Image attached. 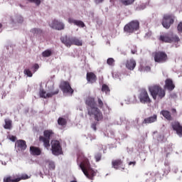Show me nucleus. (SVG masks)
<instances>
[{
  "label": "nucleus",
  "instance_id": "34",
  "mask_svg": "<svg viewBox=\"0 0 182 182\" xmlns=\"http://www.w3.org/2000/svg\"><path fill=\"white\" fill-rule=\"evenodd\" d=\"M102 92H105V93H106V95H107V93H110V88H109V86H107V85L104 84L102 85V89H101Z\"/></svg>",
  "mask_w": 182,
  "mask_h": 182
},
{
  "label": "nucleus",
  "instance_id": "38",
  "mask_svg": "<svg viewBox=\"0 0 182 182\" xmlns=\"http://www.w3.org/2000/svg\"><path fill=\"white\" fill-rule=\"evenodd\" d=\"M24 75H27L28 77H32L33 76V74L32 73V71L29 69H25L23 71Z\"/></svg>",
  "mask_w": 182,
  "mask_h": 182
},
{
  "label": "nucleus",
  "instance_id": "32",
  "mask_svg": "<svg viewBox=\"0 0 182 182\" xmlns=\"http://www.w3.org/2000/svg\"><path fill=\"white\" fill-rule=\"evenodd\" d=\"M136 0H120V2L122 5H124L125 6H127L129 5H132L133 2H134Z\"/></svg>",
  "mask_w": 182,
  "mask_h": 182
},
{
  "label": "nucleus",
  "instance_id": "27",
  "mask_svg": "<svg viewBox=\"0 0 182 182\" xmlns=\"http://www.w3.org/2000/svg\"><path fill=\"white\" fill-rule=\"evenodd\" d=\"M72 45H75V46H82L83 41L76 37H72Z\"/></svg>",
  "mask_w": 182,
  "mask_h": 182
},
{
  "label": "nucleus",
  "instance_id": "9",
  "mask_svg": "<svg viewBox=\"0 0 182 182\" xmlns=\"http://www.w3.org/2000/svg\"><path fill=\"white\" fill-rule=\"evenodd\" d=\"M59 87L63 93H68V95H73L75 90L72 89L70 82L69 81L62 80L60 83Z\"/></svg>",
  "mask_w": 182,
  "mask_h": 182
},
{
  "label": "nucleus",
  "instance_id": "7",
  "mask_svg": "<svg viewBox=\"0 0 182 182\" xmlns=\"http://www.w3.org/2000/svg\"><path fill=\"white\" fill-rule=\"evenodd\" d=\"M139 25V21H132L124 26V31L127 33H133V32L138 31Z\"/></svg>",
  "mask_w": 182,
  "mask_h": 182
},
{
  "label": "nucleus",
  "instance_id": "21",
  "mask_svg": "<svg viewBox=\"0 0 182 182\" xmlns=\"http://www.w3.org/2000/svg\"><path fill=\"white\" fill-rule=\"evenodd\" d=\"M87 80L90 83H95L97 80L96 74L92 72L87 73Z\"/></svg>",
  "mask_w": 182,
  "mask_h": 182
},
{
  "label": "nucleus",
  "instance_id": "43",
  "mask_svg": "<svg viewBox=\"0 0 182 182\" xmlns=\"http://www.w3.org/2000/svg\"><path fill=\"white\" fill-rule=\"evenodd\" d=\"M177 30H178V32H182V22H180L178 24Z\"/></svg>",
  "mask_w": 182,
  "mask_h": 182
},
{
  "label": "nucleus",
  "instance_id": "5",
  "mask_svg": "<svg viewBox=\"0 0 182 182\" xmlns=\"http://www.w3.org/2000/svg\"><path fill=\"white\" fill-rule=\"evenodd\" d=\"M174 19H176L174 15L164 14L162 19V26H164L165 29H170V26L174 23Z\"/></svg>",
  "mask_w": 182,
  "mask_h": 182
},
{
  "label": "nucleus",
  "instance_id": "50",
  "mask_svg": "<svg viewBox=\"0 0 182 182\" xmlns=\"http://www.w3.org/2000/svg\"><path fill=\"white\" fill-rule=\"evenodd\" d=\"M132 164H133L134 166L136 164V161H130L129 163V166H132Z\"/></svg>",
  "mask_w": 182,
  "mask_h": 182
},
{
  "label": "nucleus",
  "instance_id": "8",
  "mask_svg": "<svg viewBox=\"0 0 182 182\" xmlns=\"http://www.w3.org/2000/svg\"><path fill=\"white\" fill-rule=\"evenodd\" d=\"M51 144V151L54 156H59L62 154V145H60V142L58 140H52L50 141Z\"/></svg>",
  "mask_w": 182,
  "mask_h": 182
},
{
  "label": "nucleus",
  "instance_id": "4",
  "mask_svg": "<svg viewBox=\"0 0 182 182\" xmlns=\"http://www.w3.org/2000/svg\"><path fill=\"white\" fill-rule=\"evenodd\" d=\"M152 55L156 63H166L168 60V57L164 51H156L153 53Z\"/></svg>",
  "mask_w": 182,
  "mask_h": 182
},
{
  "label": "nucleus",
  "instance_id": "41",
  "mask_svg": "<svg viewBox=\"0 0 182 182\" xmlns=\"http://www.w3.org/2000/svg\"><path fill=\"white\" fill-rule=\"evenodd\" d=\"M131 52H132V55H136V53H137V46H132Z\"/></svg>",
  "mask_w": 182,
  "mask_h": 182
},
{
  "label": "nucleus",
  "instance_id": "36",
  "mask_svg": "<svg viewBox=\"0 0 182 182\" xmlns=\"http://www.w3.org/2000/svg\"><path fill=\"white\" fill-rule=\"evenodd\" d=\"M46 163H48V168L50 170H55V162L50 161H47Z\"/></svg>",
  "mask_w": 182,
  "mask_h": 182
},
{
  "label": "nucleus",
  "instance_id": "45",
  "mask_svg": "<svg viewBox=\"0 0 182 182\" xmlns=\"http://www.w3.org/2000/svg\"><path fill=\"white\" fill-rule=\"evenodd\" d=\"M10 140L11 141H16V137L14 135H12L11 137H10Z\"/></svg>",
  "mask_w": 182,
  "mask_h": 182
},
{
  "label": "nucleus",
  "instance_id": "46",
  "mask_svg": "<svg viewBox=\"0 0 182 182\" xmlns=\"http://www.w3.org/2000/svg\"><path fill=\"white\" fill-rule=\"evenodd\" d=\"M33 68H34V69L36 70L35 72H36V70H38V69H39V65L35 64V65H33Z\"/></svg>",
  "mask_w": 182,
  "mask_h": 182
},
{
  "label": "nucleus",
  "instance_id": "2",
  "mask_svg": "<svg viewBox=\"0 0 182 182\" xmlns=\"http://www.w3.org/2000/svg\"><path fill=\"white\" fill-rule=\"evenodd\" d=\"M55 136V132L52 129H46L43 132V136H39V141L43 143L46 149H49L50 147V138Z\"/></svg>",
  "mask_w": 182,
  "mask_h": 182
},
{
  "label": "nucleus",
  "instance_id": "23",
  "mask_svg": "<svg viewBox=\"0 0 182 182\" xmlns=\"http://www.w3.org/2000/svg\"><path fill=\"white\" fill-rule=\"evenodd\" d=\"M30 153L32 156H41V154H42V150H41L39 147L31 146Z\"/></svg>",
  "mask_w": 182,
  "mask_h": 182
},
{
  "label": "nucleus",
  "instance_id": "42",
  "mask_svg": "<svg viewBox=\"0 0 182 182\" xmlns=\"http://www.w3.org/2000/svg\"><path fill=\"white\" fill-rule=\"evenodd\" d=\"M96 126H97V122H93L91 124V127L93 129V130H95V132H96V130H97V128L96 127Z\"/></svg>",
  "mask_w": 182,
  "mask_h": 182
},
{
  "label": "nucleus",
  "instance_id": "44",
  "mask_svg": "<svg viewBox=\"0 0 182 182\" xmlns=\"http://www.w3.org/2000/svg\"><path fill=\"white\" fill-rule=\"evenodd\" d=\"M75 22H76V19L72 18H68V23H73L75 25Z\"/></svg>",
  "mask_w": 182,
  "mask_h": 182
},
{
  "label": "nucleus",
  "instance_id": "3",
  "mask_svg": "<svg viewBox=\"0 0 182 182\" xmlns=\"http://www.w3.org/2000/svg\"><path fill=\"white\" fill-rule=\"evenodd\" d=\"M88 115L94 117L95 122H102L103 120V113L99 107L87 108Z\"/></svg>",
  "mask_w": 182,
  "mask_h": 182
},
{
  "label": "nucleus",
  "instance_id": "51",
  "mask_svg": "<svg viewBox=\"0 0 182 182\" xmlns=\"http://www.w3.org/2000/svg\"><path fill=\"white\" fill-rule=\"evenodd\" d=\"M2 28V23H0V29Z\"/></svg>",
  "mask_w": 182,
  "mask_h": 182
},
{
  "label": "nucleus",
  "instance_id": "22",
  "mask_svg": "<svg viewBox=\"0 0 182 182\" xmlns=\"http://www.w3.org/2000/svg\"><path fill=\"white\" fill-rule=\"evenodd\" d=\"M16 146L21 151L26 150V141L22 139L17 140L16 142Z\"/></svg>",
  "mask_w": 182,
  "mask_h": 182
},
{
  "label": "nucleus",
  "instance_id": "29",
  "mask_svg": "<svg viewBox=\"0 0 182 182\" xmlns=\"http://www.w3.org/2000/svg\"><path fill=\"white\" fill-rule=\"evenodd\" d=\"M31 32V33H33V35H36L38 36H42V35H43V31H42L41 28H32Z\"/></svg>",
  "mask_w": 182,
  "mask_h": 182
},
{
  "label": "nucleus",
  "instance_id": "30",
  "mask_svg": "<svg viewBox=\"0 0 182 182\" xmlns=\"http://www.w3.org/2000/svg\"><path fill=\"white\" fill-rule=\"evenodd\" d=\"M4 122H5V124L4 126V129H6V130H11V129H12V120L9 119H4Z\"/></svg>",
  "mask_w": 182,
  "mask_h": 182
},
{
  "label": "nucleus",
  "instance_id": "10",
  "mask_svg": "<svg viewBox=\"0 0 182 182\" xmlns=\"http://www.w3.org/2000/svg\"><path fill=\"white\" fill-rule=\"evenodd\" d=\"M138 98L139 100L140 103H142V105L151 103V99L149 95V92H147V90L144 89L140 91Z\"/></svg>",
  "mask_w": 182,
  "mask_h": 182
},
{
  "label": "nucleus",
  "instance_id": "48",
  "mask_svg": "<svg viewBox=\"0 0 182 182\" xmlns=\"http://www.w3.org/2000/svg\"><path fill=\"white\" fill-rule=\"evenodd\" d=\"M105 0H95V4H102Z\"/></svg>",
  "mask_w": 182,
  "mask_h": 182
},
{
  "label": "nucleus",
  "instance_id": "13",
  "mask_svg": "<svg viewBox=\"0 0 182 182\" xmlns=\"http://www.w3.org/2000/svg\"><path fill=\"white\" fill-rule=\"evenodd\" d=\"M40 97H43V99H48L50 97H53V96L59 94V88L54 89L53 91L48 92L46 94V91L44 90H40Z\"/></svg>",
  "mask_w": 182,
  "mask_h": 182
},
{
  "label": "nucleus",
  "instance_id": "16",
  "mask_svg": "<svg viewBox=\"0 0 182 182\" xmlns=\"http://www.w3.org/2000/svg\"><path fill=\"white\" fill-rule=\"evenodd\" d=\"M112 168H114L115 170H120V168L124 170V166H123V161L120 159L112 160Z\"/></svg>",
  "mask_w": 182,
  "mask_h": 182
},
{
  "label": "nucleus",
  "instance_id": "1",
  "mask_svg": "<svg viewBox=\"0 0 182 182\" xmlns=\"http://www.w3.org/2000/svg\"><path fill=\"white\" fill-rule=\"evenodd\" d=\"M149 92L154 100H157V97L161 100V99L166 97V90L163 89L160 85H154L149 87Z\"/></svg>",
  "mask_w": 182,
  "mask_h": 182
},
{
  "label": "nucleus",
  "instance_id": "11",
  "mask_svg": "<svg viewBox=\"0 0 182 182\" xmlns=\"http://www.w3.org/2000/svg\"><path fill=\"white\" fill-rule=\"evenodd\" d=\"M159 41L165 43H171L173 42H180V38L178 36L171 34V36H160Z\"/></svg>",
  "mask_w": 182,
  "mask_h": 182
},
{
  "label": "nucleus",
  "instance_id": "49",
  "mask_svg": "<svg viewBox=\"0 0 182 182\" xmlns=\"http://www.w3.org/2000/svg\"><path fill=\"white\" fill-rule=\"evenodd\" d=\"M171 112L173 113V114H176L177 113V110L176 109L173 108L171 109Z\"/></svg>",
  "mask_w": 182,
  "mask_h": 182
},
{
  "label": "nucleus",
  "instance_id": "39",
  "mask_svg": "<svg viewBox=\"0 0 182 182\" xmlns=\"http://www.w3.org/2000/svg\"><path fill=\"white\" fill-rule=\"evenodd\" d=\"M28 2H31V4H35L37 6L41 5V0H27Z\"/></svg>",
  "mask_w": 182,
  "mask_h": 182
},
{
  "label": "nucleus",
  "instance_id": "35",
  "mask_svg": "<svg viewBox=\"0 0 182 182\" xmlns=\"http://www.w3.org/2000/svg\"><path fill=\"white\" fill-rule=\"evenodd\" d=\"M74 25L80 26V28H85V23L80 20H75V23Z\"/></svg>",
  "mask_w": 182,
  "mask_h": 182
},
{
  "label": "nucleus",
  "instance_id": "14",
  "mask_svg": "<svg viewBox=\"0 0 182 182\" xmlns=\"http://www.w3.org/2000/svg\"><path fill=\"white\" fill-rule=\"evenodd\" d=\"M50 28L56 29V31H63L65 29V23L58 19H54L50 24Z\"/></svg>",
  "mask_w": 182,
  "mask_h": 182
},
{
  "label": "nucleus",
  "instance_id": "25",
  "mask_svg": "<svg viewBox=\"0 0 182 182\" xmlns=\"http://www.w3.org/2000/svg\"><path fill=\"white\" fill-rule=\"evenodd\" d=\"M160 114L166 119V120H168V122H171V120H173V117H171V113H170V111L163 109L161 111Z\"/></svg>",
  "mask_w": 182,
  "mask_h": 182
},
{
  "label": "nucleus",
  "instance_id": "47",
  "mask_svg": "<svg viewBox=\"0 0 182 182\" xmlns=\"http://www.w3.org/2000/svg\"><path fill=\"white\" fill-rule=\"evenodd\" d=\"M145 70H146V72H150V70H151V68H150V66H146L145 67Z\"/></svg>",
  "mask_w": 182,
  "mask_h": 182
},
{
  "label": "nucleus",
  "instance_id": "24",
  "mask_svg": "<svg viewBox=\"0 0 182 182\" xmlns=\"http://www.w3.org/2000/svg\"><path fill=\"white\" fill-rule=\"evenodd\" d=\"M60 41L62 43L65 45L68 48H70V46L72 45V37H68V36H65L64 37H62L60 38Z\"/></svg>",
  "mask_w": 182,
  "mask_h": 182
},
{
  "label": "nucleus",
  "instance_id": "19",
  "mask_svg": "<svg viewBox=\"0 0 182 182\" xmlns=\"http://www.w3.org/2000/svg\"><path fill=\"white\" fill-rule=\"evenodd\" d=\"M157 122V114H154L152 117L145 118L142 122V124H150Z\"/></svg>",
  "mask_w": 182,
  "mask_h": 182
},
{
  "label": "nucleus",
  "instance_id": "33",
  "mask_svg": "<svg viewBox=\"0 0 182 182\" xmlns=\"http://www.w3.org/2000/svg\"><path fill=\"white\" fill-rule=\"evenodd\" d=\"M42 56L43 58H49V56H52V50H46L42 53Z\"/></svg>",
  "mask_w": 182,
  "mask_h": 182
},
{
  "label": "nucleus",
  "instance_id": "6",
  "mask_svg": "<svg viewBox=\"0 0 182 182\" xmlns=\"http://www.w3.org/2000/svg\"><path fill=\"white\" fill-rule=\"evenodd\" d=\"M28 178H29V176L26 173L20 176L18 175L7 176L4 178L3 182H19L21 180H28Z\"/></svg>",
  "mask_w": 182,
  "mask_h": 182
},
{
  "label": "nucleus",
  "instance_id": "15",
  "mask_svg": "<svg viewBox=\"0 0 182 182\" xmlns=\"http://www.w3.org/2000/svg\"><path fill=\"white\" fill-rule=\"evenodd\" d=\"M171 126L173 132H176V134L178 135L179 137H182V124L179 122L175 121L171 122Z\"/></svg>",
  "mask_w": 182,
  "mask_h": 182
},
{
  "label": "nucleus",
  "instance_id": "12",
  "mask_svg": "<svg viewBox=\"0 0 182 182\" xmlns=\"http://www.w3.org/2000/svg\"><path fill=\"white\" fill-rule=\"evenodd\" d=\"M81 170L82 173H84L85 176L90 180H93L96 174H97V171L93 170L92 167L88 168L87 169H85V167H83V166H81Z\"/></svg>",
  "mask_w": 182,
  "mask_h": 182
},
{
  "label": "nucleus",
  "instance_id": "18",
  "mask_svg": "<svg viewBox=\"0 0 182 182\" xmlns=\"http://www.w3.org/2000/svg\"><path fill=\"white\" fill-rule=\"evenodd\" d=\"M125 66L129 70H134L136 68V60L134 59L127 60Z\"/></svg>",
  "mask_w": 182,
  "mask_h": 182
},
{
  "label": "nucleus",
  "instance_id": "17",
  "mask_svg": "<svg viewBox=\"0 0 182 182\" xmlns=\"http://www.w3.org/2000/svg\"><path fill=\"white\" fill-rule=\"evenodd\" d=\"M175 88L176 85H174V82H173V80L168 78L165 80L164 89H166V90H168L169 92H172Z\"/></svg>",
  "mask_w": 182,
  "mask_h": 182
},
{
  "label": "nucleus",
  "instance_id": "26",
  "mask_svg": "<svg viewBox=\"0 0 182 182\" xmlns=\"http://www.w3.org/2000/svg\"><path fill=\"white\" fill-rule=\"evenodd\" d=\"M58 124L61 126V127H66L68 124V119L60 117L58 119Z\"/></svg>",
  "mask_w": 182,
  "mask_h": 182
},
{
  "label": "nucleus",
  "instance_id": "20",
  "mask_svg": "<svg viewBox=\"0 0 182 182\" xmlns=\"http://www.w3.org/2000/svg\"><path fill=\"white\" fill-rule=\"evenodd\" d=\"M85 105L89 107V109H92L96 107V101H95V98L92 97H88L85 100Z\"/></svg>",
  "mask_w": 182,
  "mask_h": 182
},
{
  "label": "nucleus",
  "instance_id": "40",
  "mask_svg": "<svg viewBox=\"0 0 182 182\" xmlns=\"http://www.w3.org/2000/svg\"><path fill=\"white\" fill-rule=\"evenodd\" d=\"M95 161L99 162L102 160V154L97 153L95 155Z\"/></svg>",
  "mask_w": 182,
  "mask_h": 182
},
{
  "label": "nucleus",
  "instance_id": "28",
  "mask_svg": "<svg viewBox=\"0 0 182 182\" xmlns=\"http://www.w3.org/2000/svg\"><path fill=\"white\" fill-rule=\"evenodd\" d=\"M82 166L85 170H87V168H90V162H89V159H85L82 163L80 164V168H82Z\"/></svg>",
  "mask_w": 182,
  "mask_h": 182
},
{
  "label": "nucleus",
  "instance_id": "37",
  "mask_svg": "<svg viewBox=\"0 0 182 182\" xmlns=\"http://www.w3.org/2000/svg\"><path fill=\"white\" fill-rule=\"evenodd\" d=\"M107 63L109 66H114V59L112 58H109L107 60Z\"/></svg>",
  "mask_w": 182,
  "mask_h": 182
},
{
  "label": "nucleus",
  "instance_id": "31",
  "mask_svg": "<svg viewBox=\"0 0 182 182\" xmlns=\"http://www.w3.org/2000/svg\"><path fill=\"white\" fill-rule=\"evenodd\" d=\"M96 105L99 109H103V107H105V102H103V100H102L100 97H97Z\"/></svg>",
  "mask_w": 182,
  "mask_h": 182
}]
</instances>
